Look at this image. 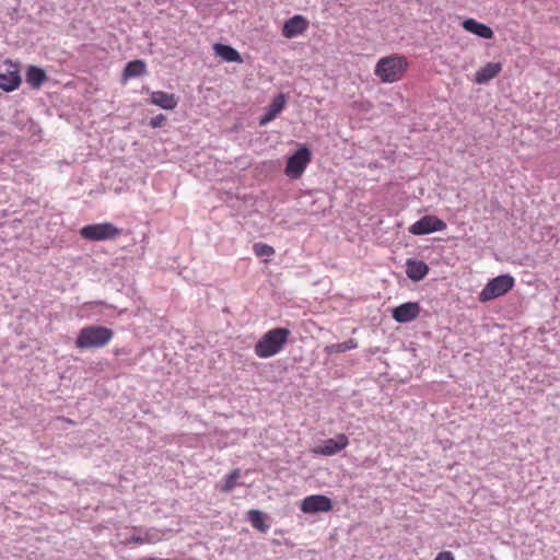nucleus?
<instances>
[{
	"label": "nucleus",
	"instance_id": "f257e3e1",
	"mask_svg": "<svg viewBox=\"0 0 560 560\" xmlns=\"http://www.w3.org/2000/svg\"><path fill=\"white\" fill-rule=\"evenodd\" d=\"M409 68V61L405 56L393 54L382 57L374 69L375 75L383 83L400 81Z\"/></svg>",
	"mask_w": 560,
	"mask_h": 560
},
{
	"label": "nucleus",
	"instance_id": "f03ea898",
	"mask_svg": "<svg viewBox=\"0 0 560 560\" xmlns=\"http://www.w3.org/2000/svg\"><path fill=\"white\" fill-rule=\"evenodd\" d=\"M291 331L288 328L279 327L268 330L256 342L254 351L260 359L271 358L278 354L288 343Z\"/></svg>",
	"mask_w": 560,
	"mask_h": 560
},
{
	"label": "nucleus",
	"instance_id": "7ed1b4c3",
	"mask_svg": "<svg viewBox=\"0 0 560 560\" xmlns=\"http://www.w3.org/2000/svg\"><path fill=\"white\" fill-rule=\"evenodd\" d=\"M114 331L104 326L83 327L77 337L75 346L79 349L103 348L109 343Z\"/></svg>",
	"mask_w": 560,
	"mask_h": 560
},
{
	"label": "nucleus",
	"instance_id": "20e7f679",
	"mask_svg": "<svg viewBox=\"0 0 560 560\" xmlns=\"http://www.w3.org/2000/svg\"><path fill=\"white\" fill-rule=\"evenodd\" d=\"M80 235L91 242L112 241L121 235V229L110 222L95 223L83 226Z\"/></svg>",
	"mask_w": 560,
	"mask_h": 560
},
{
	"label": "nucleus",
	"instance_id": "39448f33",
	"mask_svg": "<svg viewBox=\"0 0 560 560\" xmlns=\"http://www.w3.org/2000/svg\"><path fill=\"white\" fill-rule=\"evenodd\" d=\"M514 287V278L510 275H501L491 279L479 293L480 302H488L504 295Z\"/></svg>",
	"mask_w": 560,
	"mask_h": 560
},
{
	"label": "nucleus",
	"instance_id": "423d86ee",
	"mask_svg": "<svg viewBox=\"0 0 560 560\" xmlns=\"http://www.w3.org/2000/svg\"><path fill=\"white\" fill-rule=\"evenodd\" d=\"M311 160L312 153L310 149L305 145H301L298 151L288 159L284 168L285 175L291 179L300 178L311 163Z\"/></svg>",
	"mask_w": 560,
	"mask_h": 560
},
{
	"label": "nucleus",
	"instance_id": "0eeeda50",
	"mask_svg": "<svg viewBox=\"0 0 560 560\" xmlns=\"http://www.w3.org/2000/svg\"><path fill=\"white\" fill-rule=\"evenodd\" d=\"M5 71L0 72V89L4 92H12L20 88L22 79L19 63L12 60L4 61Z\"/></svg>",
	"mask_w": 560,
	"mask_h": 560
},
{
	"label": "nucleus",
	"instance_id": "6e6552de",
	"mask_svg": "<svg viewBox=\"0 0 560 560\" xmlns=\"http://www.w3.org/2000/svg\"><path fill=\"white\" fill-rule=\"evenodd\" d=\"M446 223L435 215H424L409 226V232L413 235H424L432 232L443 231Z\"/></svg>",
	"mask_w": 560,
	"mask_h": 560
},
{
	"label": "nucleus",
	"instance_id": "1a4fd4ad",
	"mask_svg": "<svg viewBox=\"0 0 560 560\" xmlns=\"http://www.w3.org/2000/svg\"><path fill=\"white\" fill-rule=\"evenodd\" d=\"M300 509L305 514H314L318 512H329L332 510L331 500L323 494H312L305 497L300 505Z\"/></svg>",
	"mask_w": 560,
	"mask_h": 560
},
{
	"label": "nucleus",
	"instance_id": "9d476101",
	"mask_svg": "<svg viewBox=\"0 0 560 560\" xmlns=\"http://www.w3.org/2000/svg\"><path fill=\"white\" fill-rule=\"evenodd\" d=\"M349 445V439L346 434H337L332 439L326 440L322 445H318L312 450L315 455L322 456H334L341 452Z\"/></svg>",
	"mask_w": 560,
	"mask_h": 560
},
{
	"label": "nucleus",
	"instance_id": "9b49d317",
	"mask_svg": "<svg viewBox=\"0 0 560 560\" xmlns=\"http://www.w3.org/2000/svg\"><path fill=\"white\" fill-rule=\"evenodd\" d=\"M308 25L310 23L306 18L296 14L284 22L282 35L288 39L303 35L307 31Z\"/></svg>",
	"mask_w": 560,
	"mask_h": 560
},
{
	"label": "nucleus",
	"instance_id": "f8f14e48",
	"mask_svg": "<svg viewBox=\"0 0 560 560\" xmlns=\"http://www.w3.org/2000/svg\"><path fill=\"white\" fill-rule=\"evenodd\" d=\"M420 311L419 303L407 302L395 307L392 312V316L397 323H409L419 316Z\"/></svg>",
	"mask_w": 560,
	"mask_h": 560
},
{
	"label": "nucleus",
	"instance_id": "ddd939ff",
	"mask_svg": "<svg viewBox=\"0 0 560 560\" xmlns=\"http://www.w3.org/2000/svg\"><path fill=\"white\" fill-rule=\"evenodd\" d=\"M502 71L501 62H488L481 67L476 73L474 81L477 84H485L490 80L497 78Z\"/></svg>",
	"mask_w": 560,
	"mask_h": 560
},
{
	"label": "nucleus",
	"instance_id": "4468645a",
	"mask_svg": "<svg viewBox=\"0 0 560 560\" xmlns=\"http://www.w3.org/2000/svg\"><path fill=\"white\" fill-rule=\"evenodd\" d=\"M150 103L163 109L172 110L177 106L178 100L175 94L164 91H154L151 93Z\"/></svg>",
	"mask_w": 560,
	"mask_h": 560
},
{
	"label": "nucleus",
	"instance_id": "2eb2a0df",
	"mask_svg": "<svg viewBox=\"0 0 560 560\" xmlns=\"http://www.w3.org/2000/svg\"><path fill=\"white\" fill-rule=\"evenodd\" d=\"M429 273V266L422 260L407 259L406 275L412 281H420Z\"/></svg>",
	"mask_w": 560,
	"mask_h": 560
},
{
	"label": "nucleus",
	"instance_id": "dca6fc26",
	"mask_svg": "<svg viewBox=\"0 0 560 560\" xmlns=\"http://www.w3.org/2000/svg\"><path fill=\"white\" fill-rule=\"evenodd\" d=\"M462 25L465 31L481 38L490 39L493 37L492 28L483 23L476 21L475 19H466Z\"/></svg>",
	"mask_w": 560,
	"mask_h": 560
},
{
	"label": "nucleus",
	"instance_id": "f3484780",
	"mask_svg": "<svg viewBox=\"0 0 560 560\" xmlns=\"http://www.w3.org/2000/svg\"><path fill=\"white\" fill-rule=\"evenodd\" d=\"M287 98L284 94H279L267 108V113L260 118L261 126L273 120L284 108Z\"/></svg>",
	"mask_w": 560,
	"mask_h": 560
},
{
	"label": "nucleus",
	"instance_id": "a211bd4d",
	"mask_svg": "<svg viewBox=\"0 0 560 560\" xmlns=\"http://www.w3.org/2000/svg\"><path fill=\"white\" fill-rule=\"evenodd\" d=\"M25 79L32 89L38 90L47 80V74L42 68L30 66L26 70Z\"/></svg>",
	"mask_w": 560,
	"mask_h": 560
},
{
	"label": "nucleus",
	"instance_id": "6ab92c4d",
	"mask_svg": "<svg viewBox=\"0 0 560 560\" xmlns=\"http://www.w3.org/2000/svg\"><path fill=\"white\" fill-rule=\"evenodd\" d=\"M213 50L215 55L221 57L223 60L228 62H243V59L240 52L233 47L224 44H214Z\"/></svg>",
	"mask_w": 560,
	"mask_h": 560
},
{
	"label": "nucleus",
	"instance_id": "aec40b11",
	"mask_svg": "<svg viewBox=\"0 0 560 560\" xmlns=\"http://www.w3.org/2000/svg\"><path fill=\"white\" fill-rule=\"evenodd\" d=\"M147 65L142 60H133L127 63L122 71V80L127 81L130 78L140 77L145 74Z\"/></svg>",
	"mask_w": 560,
	"mask_h": 560
},
{
	"label": "nucleus",
	"instance_id": "412c9836",
	"mask_svg": "<svg viewBox=\"0 0 560 560\" xmlns=\"http://www.w3.org/2000/svg\"><path fill=\"white\" fill-rule=\"evenodd\" d=\"M252 526L261 533H266L269 526L266 524V516L258 510H249L247 513Z\"/></svg>",
	"mask_w": 560,
	"mask_h": 560
},
{
	"label": "nucleus",
	"instance_id": "4be33fe9",
	"mask_svg": "<svg viewBox=\"0 0 560 560\" xmlns=\"http://www.w3.org/2000/svg\"><path fill=\"white\" fill-rule=\"evenodd\" d=\"M241 477V471L240 469H234L232 470L224 479L223 481L221 482V485L219 486L220 488V491L224 492V493H229L231 492L237 485V480L240 479Z\"/></svg>",
	"mask_w": 560,
	"mask_h": 560
},
{
	"label": "nucleus",
	"instance_id": "5701e85b",
	"mask_svg": "<svg viewBox=\"0 0 560 560\" xmlns=\"http://www.w3.org/2000/svg\"><path fill=\"white\" fill-rule=\"evenodd\" d=\"M358 347V343L354 339H349L343 342L334 343L329 347H327V351L330 353H340L346 352L348 350L355 349Z\"/></svg>",
	"mask_w": 560,
	"mask_h": 560
},
{
	"label": "nucleus",
	"instance_id": "b1692460",
	"mask_svg": "<svg viewBox=\"0 0 560 560\" xmlns=\"http://www.w3.org/2000/svg\"><path fill=\"white\" fill-rule=\"evenodd\" d=\"M253 250L256 256L262 257V256H272L275 255V249L272 246L265 244V243H255L253 245Z\"/></svg>",
	"mask_w": 560,
	"mask_h": 560
},
{
	"label": "nucleus",
	"instance_id": "393cba45",
	"mask_svg": "<svg viewBox=\"0 0 560 560\" xmlns=\"http://www.w3.org/2000/svg\"><path fill=\"white\" fill-rule=\"evenodd\" d=\"M145 540H148V539L147 538H142L141 535H132V536L126 538L125 540H122L121 544L125 545V546H128V545H144Z\"/></svg>",
	"mask_w": 560,
	"mask_h": 560
},
{
	"label": "nucleus",
	"instance_id": "a878e982",
	"mask_svg": "<svg viewBox=\"0 0 560 560\" xmlns=\"http://www.w3.org/2000/svg\"><path fill=\"white\" fill-rule=\"evenodd\" d=\"M166 120V117L163 114H159L151 118L150 126L152 128L161 127Z\"/></svg>",
	"mask_w": 560,
	"mask_h": 560
},
{
	"label": "nucleus",
	"instance_id": "bb28decb",
	"mask_svg": "<svg viewBox=\"0 0 560 560\" xmlns=\"http://www.w3.org/2000/svg\"><path fill=\"white\" fill-rule=\"evenodd\" d=\"M434 560H455V558L451 551H442L436 555Z\"/></svg>",
	"mask_w": 560,
	"mask_h": 560
},
{
	"label": "nucleus",
	"instance_id": "cd10ccee",
	"mask_svg": "<svg viewBox=\"0 0 560 560\" xmlns=\"http://www.w3.org/2000/svg\"><path fill=\"white\" fill-rule=\"evenodd\" d=\"M142 538H147L145 544H153L158 540L155 535L151 530H147L143 535H141Z\"/></svg>",
	"mask_w": 560,
	"mask_h": 560
}]
</instances>
